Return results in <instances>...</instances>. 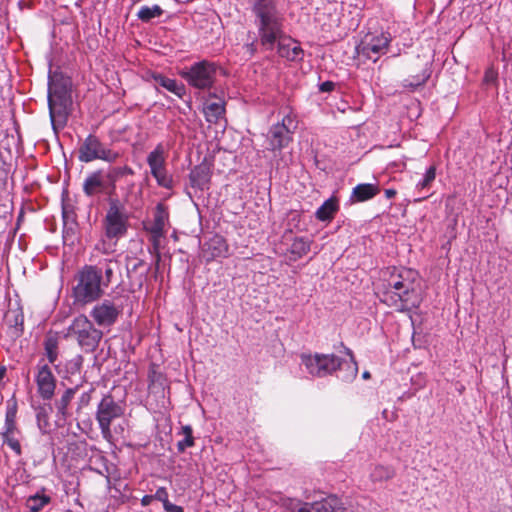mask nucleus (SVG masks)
Masks as SVG:
<instances>
[{
    "instance_id": "f704fd0d",
    "label": "nucleus",
    "mask_w": 512,
    "mask_h": 512,
    "mask_svg": "<svg viewBox=\"0 0 512 512\" xmlns=\"http://www.w3.org/2000/svg\"><path fill=\"white\" fill-rule=\"evenodd\" d=\"M36 420H37V425H38V428L40 429V431L43 434L48 433L49 427H50V423H49L48 413H47L45 408L40 407L37 410Z\"/></svg>"
},
{
    "instance_id": "603ef678",
    "label": "nucleus",
    "mask_w": 512,
    "mask_h": 512,
    "mask_svg": "<svg viewBox=\"0 0 512 512\" xmlns=\"http://www.w3.org/2000/svg\"><path fill=\"white\" fill-rule=\"evenodd\" d=\"M396 194H397V192L395 189H386L385 190V196L387 199H391V198L395 197Z\"/></svg>"
},
{
    "instance_id": "6ab92c4d",
    "label": "nucleus",
    "mask_w": 512,
    "mask_h": 512,
    "mask_svg": "<svg viewBox=\"0 0 512 512\" xmlns=\"http://www.w3.org/2000/svg\"><path fill=\"white\" fill-rule=\"evenodd\" d=\"M105 178L102 170L90 173L83 182V192L85 195L92 197L104 191L106 188Z\"/></svg>"
},
{
    "instance_id": "3c124183",
    "label": "nucleus",
    "mask_w": 512,
    "mask_h": 512,
    "mask_svg": "<svg viewBox=\"0 0 512 512\" xmlns=\"http://www.w3.org/2000/svg\"><path fill=\"white\" fill-rule=\"evenodd\" d=\"M150 171H151L152 176L155 178V177L165 173L166 172V168H165V166H163V168H157L155 170H150Z\"/></svg>"
},
{
    "instance_id": "4c0bfd02",
    "label": "nucleus",
    "mask_w": 512,
    "mask_h": 512,
    "mask_svg": "<svg viewBox=\"0 0 512 512\" xmlns=\"http://www.w3.org/2000/svg\"><path fill=\"white\" fill-rule=\"evenodd\" d=\"M112 264H116V262H113L112 260H107L104 268V274L105 278H102V286L108 287L110 284L112 277L114 275V268L112 267Z\"/></svg>"
},
{
    "instance_id": "423d86ee",
    "label": "nucleus",
    "mask_w": 512,
    "mask_h": 512,
    "mask_svg": "<svg viewBox=\"0 0 512 512\" xmlns=\"http://www.w3.org/2000/svg\"><path fill=\"white\" fill-rule=\"evenodd\" d=\"M68 335L74 336L78 345L86 353L94 352L103 337L102 331L95 328L84 315H79L72 321L68 327Z\"/></svg>"
},
{
    "instance_id": "09e8293b",
    "label": "nucleus",
    "mask_w": 512,
    "mask_h": 512,
    "mask_svg": "<svg viewBox=\"0 0 512 512\" xmlns=\"http://www.w3.org/2000/svg\"><path fill=\"white\" fill-rule=\"evenodd\" d=\"M152 501H154L153 495H145L141 499V505L146 507V506L150 505L152 503Z\"/></svg>"
},
{
    "instance_id": "dca6fc26",
    "label": "nucleus",
    "mask_w": 512,
    "mask_h": 512,
    "mask_svg": "<svg viewBox=\"0 0 512 512\" xmlns=\"http://www.w3.org/2000/svg\"><path fill=\"white\" fill-rule=\"evenodd\" d=\"M203 253L206 261H212L216 258L226 257L228 254V245L226 240L220 235L212 236L203 246Z\"/></svg>"
},
{
    "instance_id": "f3484780",
    "label": "nucleus",
    "mask_w": 512,
    "mask_h": 512,
    "mask_svg": "<svg viewBox=\"0 0 512 512\" xmlns=\"http://www.w3.org/2000/svg\"><path fill=\"white\" fill-rule=\"evenodd\" d=\"M346 350L349 357L347 359H342L338 357L339 365H337L335 373L337 378H339L340 380L344 382H351L357 376L358 366L356 361L354 360L351 350L348 348Z\"/></svg>"
},
{
    "instance_id": "6e6552de",
    "label": "nucleus",
    "mask_w": 512,
    "mask_h": 512,
    "mask_svg": "<svg viewBox=\"0 0 512 512\" xmlns=\"http://www.w3.org/2000/svg\"><path fill=\"white\" fill-rule=\"evenodd\" d=\"M216 72L217 66L215 63L202 60L182 69L179 75L193 88L209 90L214 85Z\"/></svg>"
},
{
    "instance_id": "1a4fd4ad",
    "label": "nucleus",
    "mask_w": 512,
    "mask_h": 512,
    "mask_svg": "<svg viewBox=\"0 0 512 512\" xmlns=\"http://www.w3.org/2000/svg\"><path fill=\"white\" fill-rule=\"evenodd\" d=\"M125 408L115 401L112 395H105L97 406L96 420L102 435L107 438L111 435V423L124 415Z\"/></svg>"
},
{
    "instance_id": "79ce46f5",
    "label": "nucleus",
    "mask_w": 512,
    "mask_h": 512,
    "mask_svg": "<svg viewBox=\"0 0 512 512\" xmlns=\"http://www.w3.org/2000/svg\"><path fill=\"white\" fill-rule=\"evenodd\" d=\"M277 124H284L289 129V133L292 135L294 133V130L296 129V124L291 115L284 116L282 121L278 122Z\"/></svg>"
},
{
    "instance_id": "a878e982",
    "label": "nucleus",
    "mask_w": 512,
    "mask_h": 512,
    "mask_svg": "<svg viewBox=\"0 0 512 512\" xmlns=\"http://www.w3.org/2000/svg\"><path fill=\"white\" fill-rule=\"evenodd\" d=\"M51 502V497L44 491L29 496L25 502V508L29 512H40Z\"/></svg>"
},
{
    "instance_id": "864d4df0",
    "label": "nucleus",
    "mask_w": 512,
    "mask_h": 512,
    "mask_svg": "<svg viewBox=\"0 0 512 512\" xmlns=\"http://www.w3.org/2000/svg\"><path fill=\"white\" fill-rule=\"evenodd\" d=\"M182 432H183L184 436L187 437L188 435H192L193 430H192L191 426L186 425V426L182 427Z\"/></svg>"
},
{
    "instance_id": "c85d7f7f",
    "label": "nucleus",
    "mask_w": 512,
    "mask_h": 512,
    "mask_svg": "<svg viewBox=\"0 0 512 512\" xmlns=\"http://www.w3.org/2000/svg\"><path fill=\"white\" fill-rule=\"evenodd\" d=\"M310 241L304 237H296L290 247V253L294 256L292 260L302 258L310 251Z\"/></svg>"
},
{
    "instance_id": "aec40b11",
    "label": "nucleus",
    "mask_w": 512,
    "mask_h": 512,
    "mask_svg": "<svg viewBox=\"0 0 512 512\" xmlns=\"http://www.w3.org/2000/svg\"><path fill=\"white\" fill-rule=\"evenodd\" d=\"M77 392V388H67L60 398L56 399L54 402V406L57 412V418L60 421H66L68 418L72 416V412L70 410V404L75 397Z\"/></svg>"
},
{
    "instance_id": "de8ad7c7",
    "label": "nucleus",
    "mask_w": 512,
    "mask_h": 512,
    "mask_svg": "<svg viewBox=\"0 0 512 512\" xmlns=\"http://www.w3.org/2000/svg\"><path fill=\"white\" fill-rule=\"evenodd\" d=\"M165 512H184V509L181 506L173 504L169 502L167 505L163 507Z\"/></svg>"
},
{
    "instance_id": "f257e3e1",
    "label": "nucleus",
    "mask_w": 512,
    "mask_h": 512,
    "mask_svg": "<svg viewBox=\"0 0 512 512\" xmlns=\"http://www.w3.org/2000/svg\"><path fill=\"white\" fill-rule=\"evenodd\" d=\"M252 12L260 43L265 50H273L277 44L280 57L289 61L302 60L304 51L297 41L284 34L274 0H254Z\"/></svg>"
},
{
    "instance_id": "680f3d73",
    "label": "nucleus",
    "mask_w": 512,
    "mask_h": 512,
    "mask_svg": "<svg viewBox=\"0 0 512 512\" xmlns=\"http://www.w3.org/2000/svg\"><path fill=\"white\" fill-rule=\"evenodd\" d=\"M63 218H64V220L66 219V213H65V211L63 212Z\"/></svg>"
},
{
    "instance_id": "7c9ffc66",
    "label": "nucleus",
    "mask_w": 512,
    "mask_h": 512,
    "mask_svg": "<svg viewBox=\"0 0 512 512\" xmlns=\"http://www.w3.org/2000/svg\"><path fill=\"white\" fill-rule=\"evenodd\" d=\"M147 163L150 170L163 168V166H165L164 150L161 144L157 145L156 148L148 154Z\"/></svg>"
},
{
    "instance_id": "5fc2aeb1",
    "label": "nucleus",
    "mask_w": 512,
    "mask_h": 512,
    "mask_svg": "<svg viewBox=\"0 0 512 512\" xmlns=\"http://www.w3.org/2000/svg\"><path fill=\"white\" fill-rule=\"evenodd\" d=\"M144 262L142 260H137V262L134 263L132 270L136 271L140 266H142Z\"/></svg>"
},
{
    "instance_id": "0eeeda50",
    "label": "nucleus",
    "mask_w": 512,
    "mask_h": 512,
    "mask_svg": "<svg viewBox=\"0 0 512 512\" xmlns=\"http://www.w3.org/2000/svg\"><path fill=\"white\" fill-rule=\"evenodd\" d=\"M120 157L118 151L100 140L95 134H89L78 148V160L83 163H90L95 160H102L114 163Z\"/></svg>"
},
{
    "instance_id": "4468645a",
    "label": "nucleus",
    "mask_w": 512,
    "mask_h": 512,
    "mask_svg": "<svg viewBox=\"0 0 512 512\" xmlns=\"http://www.w3.org/2000/svg\"><path fill=\"white\" fill-rule=\"evenodd\" d=\"M120 314V309L109 300L97 304L91 311L94 321L103 327L113 325Z\"/></svg>"
},
{
    "instance_id": "9b49d317",
    "label": "nucleus",
    "mask_w": 512,
    "mask_h": 512,
    "mask_svg": "<svg viewBox=\"0 0 512 512\" xmlns=\"http://www.w3.org/2000/svg\"><path fill=\"white\" fill-rule=\"evenodd\" d=\"M391 42L389 33H381L378 36L366 37L356 46V53L359 57L376 62L382 54H385Z\"/></svg>"
},
{
    "instance_id": "e433bc0d",
    "label": "nucleus",
    "mask_w": 512,
    "mask_h": 512,
    "mask_svg": "<svg viewBox=\"0 0 512 512\" xmlns=\"http://www.w3.org/2000/svg\"><path fill=\"white\" fill-rule=\"evenodd\" d=\"M2 440L3 443L8 445L18 456L21 455V445L19 441L13 437V433L3 432Z\"/></svg>"
},
{
    "instance_id": "a19ab883",
    "label": "nucleus",
    "mask_w": 512,
    "mask_h": 512,
    "mask_svg": "<svg viewBox=\"0 0 512 512\" xmlns=\"http://www.w3.org/2000/svg\"><path fill=\"white\" fill-rule=\"evenodd\" d=\"M193 445L194 437L193 435H188L187 437H184V439L177 443V450L178 452L182 453L186 450V448L192 447Z\"/></svg>"
},
{
    "instance_id": "20e7f679",
    "label": "nucleus",
    "mask_w": 512,
    "mask_h": 512,
    "mask_svg": "<svg viewBox=\"0 0 512 512\" xmlns=\"http://www.w3.org/2000/svg\"><path fill=\"white\" fill-rule=\"evenodd\" d=\"M102 269L97 266L85 265L76 275L77 284L73 288L76 302L90 303L103 294Z\"/></svg>"
},
{
    "instance_id": "4d7b16f0",
    "label": "nucleus",
    "mask_w": 512,
    "mask_h": 512,
    "mask_svg": "<svg viewBox=\"0 0 512 512\" xmlns=\"http://www.w3.org/2000/svg\"><path fill=\"white\" fill-rule=\"evenodd\" d=\"M88 401H89L88 394H86V393L82 394V396H81V403H87Z\"/></svg>"
},
{
    "instance_id": "ea45409f",
    "label": "nucleus",
    "mask_w": 512,
    "mask_h": 512,
    "mask_svg": "<svg viewBox=\"0 0 512 512\" xmlns=\"http://www.w3.org/2000/svg\"><path fill=\"white\" fill-rule=\"evenodd\" d=\"M153 497L154 500L160 501L163 504V507L170 502L168 491L165 487H159L155 494H153Z\"/></svg>"
},
{
    "instance_id": "8fccbe9b",
    "label": "nucleus",
    "mask_w": 512,
    "mask_h": 512,
    "mask_svg": "<svg viewBox=\"0 0 512 512\" xmlns=\"http://www.w3.org/2000/svg\"><path fill=\"white\" fill-rule=\"evenodd\" d=\"M245 48L247 52L250 54V56L254 55L256 52V45L255 42H251L245 45Z\"/></svg>"
},
{
    "instance_id": "2eb2a0df",
    "label": "nucleus",
    "mask_w": 512,
    "mask_h": 512,
    "mask_svg": "<svg viewBox=\"0 0 512 512\" xmlns=\"http://www.w3.org/2000/svg\"><path fill=\"white\" fill-rule=\"evenodd\" d=\"M266 139L268 150L281 151L292 141V134L284 124H274L270 127Z\"/></svg>"
},
{
    "instance_id": "f03ea898",
    "label": "nucleus",
    "mask_w": 512,
    "mask_h": 512,
    "mask_svg": "<svg viewBox=\"0 0 512 512\" xmlns=\"http://www.w3.org/2000/svg\"><path fill=\"white\" fill-rule=\"evenodd\" d=\"M419 278L417 271L408 268L396 269L387 280L386 290L381 301L397 305L400 303V311L418 308L421 300L414 296L415 283Z\"/></svg>"
},
{
    "instance_id": "58836bf2",
    "label": "nucleus",
    "mask_w": 512,
    "mask_h": 512,
    "mask_svg": "<svg viewBox=\"0 0 512 512\" xmlns=\"http://www.w3.org/2000/svg\"><path fill=\"white\" fill-rule=\"evenodd\" d=\"M157 184L163 188L171 189L173 187V179L172 177L167 173H163L162 175H159L155 177Z\"/></svg>"
},
{
    "instance_id": "473e14b6",
    "label": "nucleus",
    "mask_w": 512,
    "mask_h": 512,
    "mask_svg": "<svg viewBox=\"0 0 512 512\" xmlns=\"http://www.w3.org/2000/svg\"><path fill=\"white\" fill-rule=\"evenodd\" d=\"M44 348L48 361L54 364L58 357V344L54 338H47L44 343Z\"/></svg>"
},
{
    "instance_id": "5701e85b",
    "label": "nucleus",
    "mask_w": 512,
    "mask_h": 512,
    "mask_svg": "<svg viewBox=\"0 0 512 512\" xmlns=\"http://www.w3.org/2000/svg\"><path fill=\"white\" fill-rule=\"evenodd\" d=\"M380 192V188L376 184L371 183H361L356 185L351 193L350 201L352 203L355 202H364L372 199Z\"/></svg>"
},
{
    "instance_id": "7ed1b4c3",
    "label": "nucleus",
    "mask_w": 512,
    "mask_h": 512,
    "mask_svg": "<svg viewBox=\"0 0 512 512\" xmlns=\"http://www.w3.org/2000/svg\"><path fill=\"white\" fill-rule=\"evenodd\" d=\"M71 106L72 97L69 81L60 79L49 83L48 108L54 130L66 125Z\"/></svg>"
},
{
    "instance_id": "393cba45",
    "label": "nucleus",
    "mask_w": 512,
    "mask_h": 512,
    "mask_svg": "<svg viewBox=\"0 0 512 512\" xmlns=\"http://www.w3.org/2000/svg\"><path fill=\"white\" fill-rule=\"evenodd\" d=\"M203 112L207 122L217 123L225 115L224 102L221 99H218L216 102H207Z\"/></svg>"
},
{
    "instance_id": "bb28decb",
    "label": "nucleus",
    "mask_w": 512,
    "mask_h": 512,
    "mask_svg": "<svg viewBox=\"0 0 512 512\" xmlns=\"http://www.w3.org/2000/svg\"><path fill=\"white\" fill-rule=\"evenodd\" d=\"M395 469L390 465H375L370 473V479L373 482H383L392 479L395 476Z\"/></svg>"
},
{
    "instance_id": "ddd939ff",
    "label": "nucleus",
    "mask_w": 512,
    "mask_h": 512,
    "mask_svg": "<svg viewBox=\"0 0 512 512\" xmlns=\"http://www.w3.org/2000/svg\"><path fill=\"white\" fill-rule=\"evenodd\" d=\"M338 497L335 495L328 496L320 501L312 503H303L301 500H290L289 508L294 510L298 507L297 512H335L338 508Z\"/></svg>"
},
{
    "instance_id": "bf43d9fd",
    "label": "nucleus",
    "mask_w": 512,
    "mask_h": 512,
    "mask_svg": "<svg viewBox=\"0 0 512 512\" xmlns=\"http://www.w3.org/2000/svg\"><path fill=\"white\" fill-rule=\"evenodd\" d=\"M362 376L364 379H368L370 378V373L368 371H365Z\"/></svg>"
},
{
    "instance_id": "6e6d98bb",
    "label": "nucleus",
    "mask_w": 512,
    "mask_h": 512,
    "mask_svg": "<svg viewBox=\"0 0 512 512\" xmlns=\"http://www.w3.org/2000/svg\"><path fill=\"white\" fill-rule=\"evenodd\" d=\"M6 374V368L4 366H0V381L4 378Z\"/></svg>"
},
{
    "instance_id": "c9c22d12",
    "label": "nucleus",
    "mask_w": 512,
    "mask_h": 512,
    "mask_svg": "<svg viewBox=\"0 0 512 512\" xmlns=\"http://www.w3.org/2000/svg\"><path fill=\"white\" fill-rule=\"evenodd\" d=\"M16 404L13 406H8L5 417V431L7 433H14L16 428L15 425V417H16Z\"/></svg>"
},
{
    "instance_id": "49530a36",
    "label": "nucleus",
    "mask_w": 512,
    "mask_h": 512,
    "mask_svg": "<svg viewBox=\"0 0 512 512\" xmlns=\"http://www.w3.org/2000/svg\"><path fill=\"white\" fill-rule=\"evenodd\" d=\"M15 329L17 330V335H20L23 332V316L16 315L14 321Z\"/></svg>"
},
{
    "instance_id": "412c9836",
    "label": "nucleus",
    "mask_w": 512,
    "mask_h": 512,
    "mask_svg": "<svg viewBox=\"0 0 512 512\" xmlns=\"http://www.w3.org/2000/svg\"><path fill=\"white\" fill-rule=\"evenodd\" d=\"M169 213L167 208L162 204H157L154 211V219L147 230L155 237H163L165 234V226L168 223Z\"/></svg>"
},
{
    "instance_id": "37998d69",
    "label": "nucleus",
    "mask_w": 512,
    "mask_h": 512,
    "mask_svg": "<svg viewBox=\"0 0 512 512\" xmlns=\"http://www.w3.org/2000/svg\"><path fill=\"white\" fill-rule=\"evenodd\" d=\"M162 237H155V235H151V241L153 243V248L154 250L157 252L156 253V267L158 268L159 267V262H160V253L158 252V249H159V245H160V239Z\"/></svg>"
},
{
    "instance_id": "c03bdc74",
    "label": "nucleus",
    "mask_w": 512,
    "mask_h": 512,
    "mask_svg": "<svg viewBox=\"0 0 512 512\" xmlns=\"http://www.w3.org/2000/svg\"><path fill=\"white\" fill-rule=\"evenodd\" d=\"M83 363V357L81 355L76 356L73 360H71V370L79 371Z\"/></svg>"
},
{
    "instance_id": "cd10ccee",
    "label": "nucleus",
    "mask_w": 512,
    "mask_h": 512,
    "mask_svg": "<svg viewBox=\"0 0 512 512\" xmlns=\"http://www.w3.org/2000/svg\"><path fill=\"white\" fill-rule=\"evenodd\" d=\"M134 171L131 167L125 165L122 167H111L107 174L106 179L109 184V186L112 189H115L117 181H119L121 178H123L126 175H133Z\"/></svg>"
},
{
    "instance_id": "f8f14e48",
    "label": "nucleus",
    "mask_w": 512,
    "mask_h": 512,
    "mask_svg": "<svg viewBox=\"0 0 512 512\" xmlns=\"http://www.w3.org/2000/svg\"><path fill=\"white\" fill-rule=\"evenodd\" d=\"M38 393L43 400H51L55 393L56 378L47 364H38L35 375Z\"/></svg>"
},
{
    "instance_id": "b1692460",
    "label": "nucleus",
    "mask_w": 512,
    "mask_h": 512,
    "mask_svg": "<svg viewBox=\"0 0 512 512\" xmlns=\"http://www.w3.org/2000/svg\"><path fill=\"white\" fill-rule=\"evenodd\" d=\"M338 210L339 204L337 198L330 197L316 210L315 217L319 221L330 222Z\"/></svg>"
},
{
    "instance_id": "2f4dec72",
    "label": "nucleus",
    "mask_w": 512,
    "mask_h": 512,
    "mask_svg": "<svg viewBox=\"0 0 512 512\" xmlns=\"http://www.w3.org/2000/svg\"><path fill=\"white\" fill-rule=\"evenodd\" d=\"M431 76V71L426 68L420 74L411 76L403 81V87L414 90L424 85Z\"/></svg>"
},
{
    "instance_id": "052dcab7",
    "label": "nucleus",
    "mask_w": 512,
    "mask_h": 512,
    "mask_svg": "<svg viewBox=\"0 0 512 512\" xmlns=\"http://www.w3.org/2000/svg\"><path fill=\"white\" fill-rule=\"evenodd\" d=\"M427 197H428V195H427V196L420 197L417 201H422V200L426 199Z\"/></svg>"
},
{
    "instance_id": "a18cd8bd",
    "label": "nucleus",
    "mask_w": 512,
    "mask_h": 512,
    "mask_svg": "<svg viewBox=\"0 0 512 512\" xmlns=\"http://www.w3.org/2000/svg\"><path fill=\"white\" fill-rule=\"evenodd\" d=\"M336 84L332 81H325L319 85L321 92H331L335 89Z\"/></svg>"
},
{
    "instance_id": "a211bd4d",
    "label": "nucleus",
    "mask_w": 512,
    "mask_h": 512,
    "mask_svg": "<svg viewBox=\"0 0 512 512\" xmlns=\"http://www.w3.org/2000/svg\"><path fill=\"white\" fill-rule=\"evenodd\" d=\"M151 78L157 90L159 87H162L179 98H183L186 95L185 85L175 79L169 78L161 73H153Z\"/></svg>"
},
{
    "instance_id": "72a5a7b5",
    "label": "nucleus",
    "mask_w": 512,
    "mask_h": 512,
    "mask_svg": "<svg viewBox=\"0 0 512 512\" xmlns=\"http://www.w3.org/2000/svg\"><path fill=\"white\" fill-rule=\"evenodd\" d=\"M435 178H436V167L434 165H432L426 170L423 179L420 180L416 184V189L423 190V189L429 188L430 185L432 184V182L435 180Z\"/></svg>"
},
{
    "instance_id": "c756f323",
    "label": "nucleus",
    "mask_w": 512,
    "mask_h": 512,
    "mask_svg": "<svg viewBox=\"0 0 512 512\" xmlns=\"http://www.w3.org/2000/svg\"><path fill=\"white\" fill-rule=\"evenodd\" d=\"M164 11L159 5L142 6L137 12V18L144 23L150 22L153 18L163 15Z\"/></svg>"
},
{
    "instance_id": "13d9d810",
    "label": "nucleus",
    "mask_w": 512,
    "mask_h": 512,
    "mask_svg": "<svg viewBox=\"0 0 512 512\" xmlns=\"http://www.w3.org/2000/svg\"><path fill=\"white\" fill-rule=\"evenodd\" d=\"M72 232H73V227H68V228L65 227L64 238L66 237V235L71 234Z\"/></svg>"
},
{
    "instance_id": "9d476101",
    "label": "nucleus",
    "mask_w": 512,
    "mask_h": 512,
    "mask_svg": "<svg viewBox=\"0 0 512 512\" xmlns=\"http://www.w3.org/2000/svg\"><path fill=\"white\" fill-rule=\"evenodd\" d=\"M301 365H303L307 372L315 377H325L336 372L338 363V356L334 354H302Z\"/></svg>"
},
{
    "instance_id": "39448f33",
    "label": "nucleus",
    "mask_w": 512,
    "mask_h": 512,
    "mask_svg": "<svg viewBox=\"0 0 512 512\" xmlns=\"http://www.w3.org/2000/svg\"><path fill=\"white\" fill-rule=\"evenodd\" d=\"M128 214L125 207L117 199H110L109 207L102 221L104 237L116 242L124 237L128 230Z\"/></svg>"
},
{
    "instance_id": "4be33fe9",
    "label": "nucleus",
    "mask_w": 512,
    "mask_h": 512,
    "mask_svg": "<svg viewBox=\"0 0 512 512\" xmlns=\"http://www.w3.org/2000/svg\"><path fill=\"white\" fill-rule=\"evenodd\" d=\"M210 177V168L206 164L195 166L189 174L191 186L200 190L208 189Z\"/></svg>"
}]
</instances>
